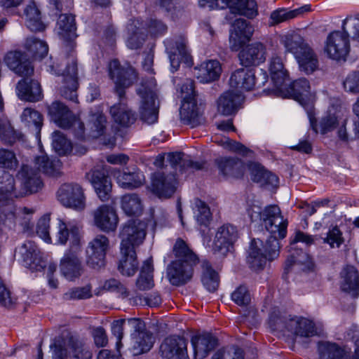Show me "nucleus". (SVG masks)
<instances>
[{
  "label": "nucleus",
  "mask_w": 359,
  "mask_h": 359,
  "mask_svg": "<svg viewBox=\"0 0 359 359\" xmlns=\"http://www.w3.org/2000/svg\"><path fill=\"white\" fill-rule=\"evenodd\" d=\"M248 213L252 222H261L271 234L278 235L280 238L285 237L287 221L278 206L271 205L262 210L259 204L253 203L248 208Z\"/></svg>",
  "instance_id": "obj_1"
},
{
  "label": "nucleus",
  "mask_w": 359,
  "mask_h": 359,
  "mask_svg": "<svg viewBox=\"0 0 359 359\" xmlns=\"http://www.w3.org/2000/svg\"><path fill=\"white\" fill-rule=\"evenodd\" d=\"M280 238L278 235L271 234L265 244L259 238L253 239L249 246L246 257L249 267L253 271L262 270L267 261H271L279 255Z\"/></svg>",
  "instance_id": "obj_2"
},
{
  "label": "nucleus",
  "mask_w": 359,
  "mask_h": 359,
  "mask_svg": "<svg viewBox=\"0 0 359 359\" xmlns=\"http://www.w3.org/2000/svg\"><path fill=\"white\" fill-rule=\"evenodd\" d=\"M140 97L139 114L140 119L148 124L158 121L159 100L156 81L154 78L142 80L136 89Z\"/></svg>",
  "instance_id": "obj_3"
},
{
  "label": "nucleus",
  "mask_w": 359,
  "mask_h": 359,
  "mask_svg": "<svg viewBox=\"0 0 359 359\" xmlns=\"http://www.w3.org/2000/svg\"><path fill=\"white\" fill-rule=\"evenodd\" d=\"M53 359H92L93 352L83 341L70 333L62 334L55 338L50 345Z\"/></svg>",
  "instance_id": "obj_4"
},
{
  "label": "nucleus",
  "mask_w": 359,
  "mask_h": 359,
  "mask_svg": "<svg viewBox=\"0 0 359 359\" xmlns=\"http://www.w3.org/2000/svg\"><path fill=\"white\" fill-rule=\"evenodd\" d=\"M313 238L309 235H307L302 231H297L293 241L291 243V248L293 252H291L285 262L284 267V273L283 278L287 279L290 275L293 272H309L313 270V263L310 256L300 250L295 249L293 245L297 242H302L306 245L313 243Z\"/></svg>",
  "instance_id": "obj_5"
},
{
  "label": "nucleus",
  "mask_w": 359,
  "mask_h": 359,
  "mask_svg": "<svg viewBox=\"0 0 359 359\" xmlns=\"http://www.w3.org/2000/svg\"><path fill=\"white\" fill-rule=\"evenodd\" d=\"M48 111L52 120L59 127L62 128L72 127L78 139L84 137L83 123L79 119H77L63 103L55 101L48 106Z\"/></svg>",
  "instance_id": "obj_6"
},
{
  "label": "nucleus",
  "mask_w": 359,
  "mask_h": 359,
  "mask_svg": "<svg viewBox=\"0 0 359 359\" xmlns=\"http://www.w3.org/2000/svg\"><path fill=\"white\" fill-rule=\"evenodd\" d=\"M147 224L139 219H130L126 222L121 229L120 250L126 252L136 249L143 243L147 232Z\"/></svg>",
  "instance_id": "obj_7"
},
{
  "label": "nucleus",
  "mask_w": 359,
  "mask_h": 359,
  "mask_svg": "<svg viewBox=\"0 0 359 359\" xmlns=\"http://www.w3.org/2000/svg\"><path fill=\"white\" fill-rule=\"evenodd\" d=\"M109 72L116 85V91L119 97L124 96V88L130 86L137 77L133 67L128 65L126 67H122L116 60H114L109 63Z\"/></svg>",
  "instance_id": "obj_8"
},
{
  "label": "nucleus",
  "mask_w": 359,
  "mask_h": 359,
  "mask_svg": "<svg viewBox=\"0 0 359 359\" xmlns=\"http://www.w3.org/2000/svg\"><path fill=\"white\" fill-rule=\"evenodd\" d=\"M57 198L65 207L83 210L86 207L83 189L76 183H65L57 191Z\"/></svg>",
  "instance_id": "obj_9"
},
{
  "label": "nucleus",
  "mask_w": 359,
  "mask_h": 359,
  "mask_svg": "<svg viewBox=\"0 0 359 359\" xmlns=\"http://www.w3.org/2000/svg\"><path fill=\"white\" fill-rule=\"evenodd\" d=\"M267 80L265 72H260L257 76L252 69L240 68L231 76L229 84L231 87L238 90H250L255 86H264Z\"/></svg>",
  "instance_id": "obj_10"
},
{
  "label": "nucleus",
  "mask_w": 359,
  "mask_h": 359,
  "mask_svg": "<svg viewBox=\"0 0 359 359\" xmlns=\"http://www.w3.org/2000/svg\"><path fill=\"white\" fill-rule=\"evenodd\" d=\"M81 239V226L78 222L59 219L56 234L57 244L66 245L69 242L68 249L76 250L77 248L82 247Z\"/></svg>",
  "instance_id": "obj_11"
},
{
  "label": "nucleus",
  "mask_w": 359,
  "mask_h": 359,
  "mask_svg": "<svg viewBox=\"0 0 359 359\" xmlns=\"http://www.w3.org/2000/svg\"><path fill=\"white\" fill-rule=\"evenodd\" d=\"M82 247L67 249L60 259V270L61 274L69 280L79 278L83 272L82 262Z\"/></svg>",
  "instance_id": "obj_12"
},
{
  "label": "nucleus",
  "mask_w": 359,
  "mask_h": 359,
  "mask_svg": "<svg viewBox=\"0 0 359 359\" xmlns=\"http://www.w3.org/2000/svg\"><path fill=\"white\" fill-rule=\"evenodd\" d=\"M349 50L348 36L344 31H334L327 36L324 52L328 57L335 60H345Z\"/></svg>",
  "instance_id": "obj_13"
},
{
  "label": "nucleus",
  "mask_w": 359,
  "mask_h": 359,
  "mask_svg": "<svg viewBox=\"0 0 359 359\" xmlns=\"http://www.w3.org/2000/svg\"><path fill=\"white\" fill-rule=\"evenodd\" d=\"M16 178L20 183L18 186L22 196L28 194L36 193L43 186L39 171L28 164L21 165L16 174Z\"/></svg>",
  "instance_id": "obj_14"
},
{
  "label": "nucleus",
  "mask_w": 359,
  "mask_h": 359,
  "mask_svg": "<svg viewBox=\"0 0 359 359\" xmlns=\"http://www.w3.org/2000/svg\"><path fill=\"white\" fill-rule=\"evenodd\" d=\"M276 95L283 97H292L304 107L309 106L312 97L309 82L306 79H298L292 85H290V80L277 91Z\"/></svg>",
  "instance_id": "obj_15"
},
{
  "label": "nucleus",
  "mask_w": 359,
  "mask_h": 359,
  "mask_svg": "<svg viewBox=\"0 0 359 359\" xmlns=\"http://www.w3.org/2000/svg\"><path fill=\"white\" fill-rule=\"evenodd\" d=\"M109 249V239L104 235L95 236L88 245L86 250L87 263L93 269H100L104 265L107 252Z\"/></svg>",
  "instance_id": "obj_16"
},
{
  "label": "nucleus",
  "mask_w": 359,
  "mask_h": 359,
  "mask_svg": "<svg viewBox=\"0 0 359 359\" xmlns=\"http://www.w3.org/2000/svg\"><path fill=\"white\" fill-rule=\"evenodd\" d=\"M159 354L163 359H189L187 341L183 337L170 335L162 341Z\"/></svg>",
  "instance_id": "obj_17"
},
{
  "label": "nucleus",
  "mask_w": 359,
  "mask_h": 359,
  "mask_svg": "<svg viewBox=\"0 0 359 359\" xmlns=\"http://www.w3.org/2000/svg\"><path fill=\"white\" fill-rule=\"evenodd\" d=\"M165 43L172 72L178 69L181 62L188 66L191 65L192 58L184 39L180 37L175 40H167Z\"/></svg>",
  "instance_id": "obj_18"
},
{
  "label": "nucleus",
  "mask_w": 359,
  "mask_h": 359,
  "mask_svg": "<svg viewBox=\"0 0 359 359\" xmlns=\"http://www.w3.org/2000/svg\"><path fill=\"white\" fill-rule=\"evenodd\" d=\"M62 76V84L60 87L61 95L71 101L76 102V90L78 88L79 83L77 60L76 58L72 57L69 59Z\"/></svg>",
  "instance_id": "obj_19"
},
{
  "label": "nucleus",
  "mask_w": 359,
  "mask_h": 359,
  "mask_svg": "<svg viewBox=\"0 0 359 359\" xmlns=\"http://www.w3.org/2000/svg\"><path fill=\"white\" fill-rule=\"evenodd\" d=\"M94 225L100 230L114 232L118 226V216L115 208L109 205H101L92 212Z\"/></svg>",
  "instance_id": "obj_20"
},
{
  "label": "nucleus",
  "mask_w": 359,
  "mask_h": 359,
  "mask_svg": "<svg viewBox=\"0 0 359 359\" xmlns=\"http://www.w3.org/2000/svg\"><path fill=\"white\" fill-rule=\"evenodd\" d=\"M238 238L236 228L230 224H224L218 228L212 245L215 252L225 255L230 251Z\"/></svg>",
  "instance_id": "obj_21"
},
{
  "label": "nucleus",
  "mask_w": 359,
  "mask_h": 359,
  "mask_svg": "<svg viewBox=\"0 0 359 359\" xmlns=\"http://www.w3.org/2000/svg\"><path fill=\"white\" fill-rule=\"evenodd\" d=\"M16 252L21 257L24 265L32 271H40L46 263L39 255V250L35 243L28 241L16 249Z\"/></svg>",
  "instance_id": "obj_22"
},
{
  "label": "nucleus",
  "mask_w": 359,
  "mask_h": 359,
  "mask_svg": "<svg viewBox=\"0 0 359 359\" xmlns=\"http://www.w3.org/2000/svg\"><path fill=\"white\" fill-rule=\"evenodd\" d=\"M194 264L172 261L167 267V278L175 286H182L191 280L194 273Z\"/></svg>",
  "instance_id": "obj_23"
},
{
  "label": "nucleus",
  "mask_w": 359,
  "mask_h": 359,
  "mask_svg": "<svg viewBox=\"0 0 359 359\" xmlns=\"http://www.w3.org/2000/svg\"><path fill=\"white\" fill-rule=\"evenodd\" d=\"M233 30L229 36L230 48L237 51L252 36L254 29L252 26L244 19H237L233 24Z\"/></svg>",
  "instance_id": "obj_24"
},
{
  "label": "nucleus",
  "mask_w": 359,
  "mask_h": 359,
  "mask_svg": "<svg viewBox=\"0 0 359 359\" xmlns=\"http://www.w3.org/2000/svg\"><path fill=\"white\" fill-rule=\"evenodd\" d=\"M176 178L172 174L158 171L152 177V191L160 198H169L176 190Z\"/></svg>",
  "instance_id": "obj_25"
},
{
  "label": "nucleus",
  "mask_w": 359,
  "mask_h": 359,
  "mask_svg": "<svg viewBox=\"0 0 359 359\" xmlns=\"http://www.w3.org/2000/svg\"><path fill=\"white\" fill-rule=\"evenodd\" d=\"M97 196L102 201H107L111 197L112 185L110 178L104 172L93 170L86 174Z\"/></svg>",
  "instance_id": "obj_26"
},
{
  "label": "nucleus",
  "mask_w": 359,
  "mask_h": 359,
  "mask_svg": "<svg viewBox=\"0 0 359 359\" xmlns=\"http://www.w3.org/2000/svg\"><path fill=\"white\" fill-rule=\"evenodd\" d=\"M180 116L181 122L191 128L197 127L205 122L203 111L197 105L196 100L191 102H182Z\"/></svg>",
  "instance_id": "obj_27"
},
{
  "label": "nucleus",
  "mask_w": 359,
  "mask_h": 359,
  "mask_svg": "<svg viewBox=\"0 0 359 359\" xmlns=\"http://www.w3.org/2000/svg\"><path fill=\"white\" fill-rule=\"evenodd\" d=\"M266 48L263 43L255 42L248 45L239 53L241 64L248 67L259 65L266 60Z\"/></svg>",
  "instance_id": "obj_28"
},
{
  "label": "nucleus",
  "mask_w": 359,
  "mask_h": 359,
  "mask_svg": "<svg viewBox=\"0 0 359 359\" xmlns=\"http://www.w3.org/2000/svg\"><path fill=\"white\" fill-rule=\"evenodd\" d=\"M269 72L273 84V93L276 95L282 86L290 81L289 74L285 68L280 57L277 55L271 56L269 61Z\"/></svg>",
  "instance_id": "obj_29"
},
{
  "label": "nucleus",
  "mask_w": 359,
  "mask_h": 359,
  "mask_svg": "<svg viewBox=\"0 0 359 359\" xmlns=\"http://www.w3.org/2000/svg\"><path fill=\"white\" fill-rule=\"evenodd\" d=\"M16 90L22 100L37 102L43 97L41 85L35 80L22 79L18 83Z\"/></svg>",
  "instance_id": "obj_30"
},
{
  "label": "nucleus",
  "mask_w": 359,
  "mask_h": 359,
  "mask_svg": "<svg viewBox=\"0 0 359 359\" xmlns=\"http://www.w3.org/2000/svg\"><path fill=\"white\" fill-rule=\"evenodd\" d=\"M217 339L210 333H203L194 336L191 344L194 349L196 359H203L217 346Z\"/></svg>",
  "instance_id": "obj_31"
},
{
  "label": "nucleus",
  "mask_w": 359,
  "mask_h": 359,
  "mask_svg": "<svg viewBox=\"0 0 359 359\" xmlns=\"http://www.w3.org/2000/svg\"><path fill=\"white\" fill-rule=\"evenodd\" d=\"M301 72L306 74H311L318 69L319 61L317 53L309 45L300 50L295 57Z\"/></svg>",
  "instance_id": "obj_32"
},
{
  "label": "nucleus",
  "mask_w": 359,
  "mask_h": 359,
  "mask_svg": "<svg viewBox=\"0 0 359 359\" xmlns=\"http://www.w3.org/2000/svg\"><path fill=\"white\" fill-rule=\"evenodd\" d=\"M120 297L132 306L156 307L162 303L158 293H121Z\"/></svg>",
  "instance_id": "obj_33"
},
{
  "label": "nucleus",
  "mask_w": 359,
  "mask_h": 359,
  "mask_svg": "<svg viewBox=\"0 0 359 359\" xmlns=\"http://www.w3.org/2000/svg\"><path fill=\"white\" fill-rule=\"evenodd\" d=\"M287 330L302 337H310L317 334L314 323L311 320L301 317L289 318Z\"/></svg>",
  "instance_id": "obj_34"
},
{
  "label": "nucleus",
  "mask_w": 359,
  "mask_h": 359,
  "mask_svg": "<svg viewBox=\"0 0 359 359\" xmlns=\"http://www.w3.org/2000/svg\"><path fill=\"white\" fill-rule=\"evenodd\" d=\"M109 112L114 123L121 127H129L136 120L135 113L123 102L111 106Z\"/></svg>",
  "instance_id": "obj_35"
},
{
  "label": "nucleus",
  "mask_w": 359,
  "mask_h": 359,
  "mask_svg": "<svg viewBox=\"0 0 359 359\" xmlns=\"http://www.w3.org/2000/svg\"><path fill=\"white\" fill-rule=\"evenodd\" d=\"M74 16L70 14H61L57 20L55 32L63 40L71 41L76 37Z\"/></svg>",
  "instance_id": "obj_36"
},
{
  "label": "nucleus",
  "mask_w": 359,
  "mask_h": 359,
  "mask_svg": "<svg viewBox=\"0 0 359 359\" xmlns=\"http://www.w3.org/2000/svg\"><path fill=\"white\" fill-rule=\"evenodd\" d=\"M154 344L151 332L131 333L130 351L133 355H139L150 351Z\"/></svg>",
  "instance_id": "obj_37"
},
{
  "label": "nucleus",
  "mask_w": 359,
  "mask_h": 359,
  "mask_svg": "<svg viewBox=\"0 0 359 359\" xmlns=\"http://www.w3.org/2000/svg\"><path fill=\"white\" fill-rule=\"evenodd\" d=\"M19 186H16L15 178L6 171L0 172V203L4 200L22 196Z\"/></svg>",
  "instance_id": "obj_38"
},
{
  "label": "nucleus",
  "mask_w": 359,
  "mask_h": 359,
  "mask_svg": "<svg viewBox=\"0 0 359 359\" xmlns=\"http://www.w3.org/2000/svg\"><path fill=\"white\" fill-rule=\"evenodd\" d=\"M243 100L241 93L231 90L224 93L217 100L219 112L225 116L235 113Z\"/></svg>",
  "instance_id": "obj_39"
},
{
  "label": "nucleus",
  "mask_w": 359,
  "mask_h": 359,
  "mask_svg": "<svg viewBox=\"0 0 359 359\" xmlns=\"http://www.w3.org/2000/svg\"><path fill=\"white\" fill-rule=\"evenodd\" d=\"M280 43L285 47V51L292 53L294 57L300 50L309 43L299 34L295 32H288L279 36Z\"/></svg>",
  "instance_id": "obj_40"
},
{
  "label": "nucleus",
  "mask_w": 359,
  "mask_h": 359,
  "mask_svg": "<svg viewBox=\"0 0 359 359\" xmlns=\"http://www.w3.org/2000/svg\"><path fill=\"white\" fill-rule=\"evenodd\" d=\"M196 71V76L201 82L209 83L219 77L222 67L219 61L211 60L202 63Z\"/></svg>",
  "instance_id": "obj_41"
},
{
  "label": "nucleus",
  "mask_w": 359,
  "mask_h": 359,
  "mask_svg": "<svg viewBox=\"0 0 359 359\" xmlns=\"http://www.w3.org/2000/svg\"><path fill=\"white\" fill-rule=\"evenodd\" d=\"M24 15L27 27L32 32H41L45 29L41 13L34 1L29 2L25 8Z\"/></svg>",
  "instance_id": "obj_42"
},
{
  "label": "nucleus",
  "mask_w": 359,
  "mask_h": 359,
  "mask_svg": "<svg viewBox=\"0 0 359 359\" xmlns=\"http://www.w3.org/2000/svg\"><path fill=\"white\" fill-rule=\"evenodd\" d=\"M167 160L172 168L178 169L181 173L186 169L198 170L203 168V163L194 162L189 156H186L182 153H170L167 155Z\"/></svg>",
  "instance_id": "obj_43"
},
{
  "label": "nucleus",
  "mask_w": 359,
  "mask_h": 359,
  "mask_svg": "<svg viewBox=\"0 0 359 359\" xmlns=\"http://www.w3.org/2000/svg\"><path fill=\"white\" fill-rule=\"evenodd\" d=\"M343 292H359V273L352 265L345 266L340 272Z\"/></svg>",
  "instance_id": "obj_44"
},
{
  "label": "nucleus",
  "mask_w": 359,
  "mask_h": 359,
  "mask_svg": "<svg viewBox=\"0 0 359 359\" xmlns=\"http://www.w3.org/2000/svg\"><path fill=\"white\" fill-rule=\"evenodd\" d=\"M118 185L124 189H132L137 188L143 184L144 182V175L139 172H121L116 171L114 174Z\"/></svg>",
  "instance_id": "obj_45"
},
{
  "label": "nucleus",
  "mask_w": 359,
  "mask_h": 359,
  "mask_svg": "<svg viewBox=\"0 0 359 359\" xmlns=\"http://www.w3.org/2000/svg\"><path fill=\"white\" fill-rule=\"evenodd\" d=\"M34 163L38 167V171L41 170L48 175L58 177L61 174L62 163L57 158H50L47 155L42 154L35 157Z\"/></svg>",
  "instance_id": "obj_46"
},
{
  "label": "nucleus",
  "mask_w": 359,
  "mask_h": 359,
  "mask_svg": "<svg viewBox=\"0 0 359 359\" xmlns=\"http://www.w3.org/2000/svg\"><path fill=\"white\" fill-rule=\"evenodd\" d=\"M121 258L118 264V270L127 276H133L138 269L136 250H129L124 252L120 250Z\"/></svg>",
  "instance_id": "obj_47"
},
{
  "label": "nucleus",
  "mask_w": 359,
  "mask_h": 359,
  "mask_svg": "<svg viewBox=\"0 0 359 359\" xmlns=\"http://www.w3.org/2000/svg\"><path fill=\"white\" fill-rule=\"evenodd\" d=\"M228 8L234 13H238L248 18H255L257 13V6L255 0H229Z\"/></svg>",
  "instance_id": "obj_48"
},
{
  "label": "nucleus",
  "mask_w": 359,
  "mask_h": 359,
  "mask_svg": "<svg viewBox=\"0 0 359 359\" xmlns=\"http://www.w3.org/2000/svg\"><path fill=\"white\" fill-rule=\"evenodd\" d=\"M153 272V260L151 258H149L144 262L140 273L137 279L136 286L138 290H149L154 287Z\"/></svg>",
  "instance_id": "obj_49"
},
{
  "label": "nucleus",
  "mask_w": 359,
  "mask_h": 359,
  "mask_svg": "<svg viewBox=\"0 0 359 359\" xmlns=\"http://www.w3.org/2000/svg\"><path fill=\"white\" fill-rule=\"evenodd\" d=\"M201 267V282L205 289L209 292L217 290L219 286V277L218 273L207 261L202 262Z\"/></svg>",
  "instance_id": "obj_50"
},
{
  "label": "nucleus",
  "mask_w": 359,
  "mask_h": 359,
  "mask_svg": "<svg viewBox=\"0 0 359 359\" xmlns=\"http://www.w3.org/2000/svg\"><path fill=\"white\" fill-rule=\"evenodd\" d=\"M173 253L176 259L180 262L187 263L195 265L197 262V257L189 248L188 245L181 238H178L174 246Z\"/></svg>",
  "instance_id": "obj_51"
},
{
  "label": "nucleus",
  "mask_w": 359,
  "mask_h": 359,
  "mask_svg": "<svg viewBox=\"0 0 359 359\" xmlns=\"http://www.w3.org/2000/svg\"><path fill=\"white\" fill-rule=\"evenodd\" d=\"M217 165L224 176L239 177L243 175L242 163L235 158H220L217 160Z\"/></svg>",
  "instance_id": "obj_52"
},
{
  "label": "nucleus",
  "mask_w": 359,
  "mask_h": 359,
  "mask_svg": "<svg viewBox=\"0 0 359 359\" xmlns=\"http://www.w3.org/2000/svg\"><path fill=\"white\" fill-rule=\"evenodd\" d=\"M309 10V7L307 6L292 11H287L283 8L276 10L273 11L270 15L269 25L271 26H273L279 23L290 20L298 17Z\"/></svg>",
  "instance_id": "obj_53"
},
{
  "label": "nucleus",
  "mask_w": 359,
  "mask_h": 359,
  "mask_svg": "<svg viewBox=\"0 0 359 359\" xmlns=\"http://www.w3.org/2000/svg\"><path fill=\"white\" fill-rule=\"evenodd\" d=\"M121 208L129 216H137L142 212L140 197L135 194H128L121 197Z\"/></svg>",
  "instance_id": "obj_54"
},
{
  "label": "nucleus",
  "mask_w": 359,
  "mask_h": 359,
  "mask_svg": "<svg viewBox=\"0 0 359 359\" xmlns=\"http://www.w3.org/2000/svg\"><path fill=\"white\" fill-rule=\"evenodd\" d=\"M21 121L28 128H32L38 137L43 125L41 114L36 110L32 108L24 109L21 115Z\"/></svg>",
  "instance_id": "obj_55"
},
{
  "label": "nucleus",
  "mask_w": 359,
  "mask_h": 359,
  "mask_svg": "<svg viewBox=\"0 0 359 359\" xmlns=\"http://www.w3.org/2000/svg\"><path fill=\"white\" fill-rule=\"evenodd\" d=\"M320 359H348L349 353L336 344L324 343L320 346Z\"/></svg>",
  "instance_id": "obj_56"
},
{
  "label": "nucleus",
  "mask_w": 359,
  "mask_h": 359,
  "mask_svg": "<svg viewBox=\"0 0 359 359\" xmlns=\"http://www.w3.org/2000/svg\"><path fill=\"white\" fill-rule=\"evenodd\" d=\"M255 167L256 170L252 171L253 181L266 187H276L278 186V178L276 175L259 165H255Z\"/></svg>",
  "instance_id": "obj_57"
},
{
  "label": "nucleus",
  "mask_w": 359,
  "mask_h": 359,
  "mask_svg": "<svg viewBox=\"0 0 359 359\" xmlns=\"http://www.w3.org/2000/svg\"><path fill=\"white\" fill-rule=\"evenodd\" d=\"M0 139L4 144L10 145L18 139L16 131L4 116H0Z\"/></svg>",
  "instance_id": "obj_58"
},
{
  "label": "nucleus",
  "mask_w": 359,
  "mask_h": 359,
  "mask_svg": "<svg viewBox=\"0 0 359 359\" xmlns=\"http://www.w3.org/2000/svg\"><path fill=\"white\" fill-rule=\"evenodd\" d=\"M25 48L35 59H42L48 51V45L44 41L35 38L27 39Z\"/></svg>",
  "instance_id": "obj_59"
},
{
  "label": "nucleus",
  "mask_w": 359,
  "mask_h": 359,
  "mask_svg": "<svg viewBox=\"0 0 359 359\" xmlns=\"http://www.w3.org/2000/svg\"><path fill=\"white\" fill-rule=\"evenodd\" d=\"M52 139L53 147L59 155H65L72 151V144L62 133L54 132Z\"/></svg>",
  "instance_id": "obj_60"
},
{
  "label": "nucleus",
  "mask_w": 359,
  "mask_h": 359,
  "mask_svg": "<svg viewBox=\"0 0 359 359\" xmlns=\"http://www.w3.org/2000/svg\"><path fill=\"white\" fill-rule=\"evenodd\" d=\"M128 30L130 32V36L127 41V46L130 49H137L145 40V34L140 28H137L135 22L129 24Z\"/></svg>",
  "instance_id": "obj_61"
},
{
  "label": "nucleus",
  "mask_w": 359,
  "mask_h": 359,
  "mask_svg": "<svg viewBox=\"0 0 359 359\" xmlns=\"http://www.w3.org/2000/svg\"><path fill=\"white\" fill-rule=\"evenodd\" d=\"M157 4L173 18H178L184 9L181 0H156Z\"/></svg>",
  "instance_id": "obj_62"
},
{
  "label": "nucleus",
  "mask_w": 359,
  "mask_h": 359,
  "mask_svg": "<svg viewBox=\"0 0 359 359\" xmlns=\"http://www.w3.org/2000/svg\"><path fill=\"white\" fill-rule=\"evenodd\" d=\"M18 161L15 154L9 149H0V168L7 170H15Z\"/></svg>",
  "instance_id": "obj_63"
},
{
  "label": "nucleus",
  "mask_w": 359,
  "mask_h": 359,
  "mask_svg": "<svg viewBox=\"0 0 359 359\" xmlns=\"http://www.w3.org/2000/svg\"><path fill=\"white\" fill-rule=\"evenodd\" d=\"M342 29L348 36L359 42V17H350L343 21Z\"/></svg>",
  "instance_id": "obj_64"
}]
</instances>
